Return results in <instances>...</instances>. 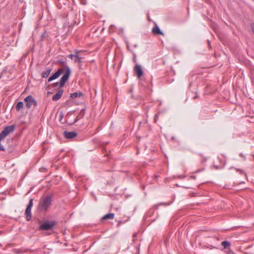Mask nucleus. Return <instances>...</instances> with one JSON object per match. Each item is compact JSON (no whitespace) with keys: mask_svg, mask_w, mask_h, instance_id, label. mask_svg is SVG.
I'll return each instance as SVG.
<instances>
[{"mask_svg":"<svg viewBox=\"0 0 254 254\" xmlns=\"http://www.w3.org/2000/svg\"><path fill=\"white\" fill-rule=\"evenodd\" d=\"M157 117V115H155V118H156Z\"/></svg>","mask_w":254,"mask_h":254,"instance_id":"obj_33","label":"nucleus"},{"mask_svg":"<svg viewBox=\"0 0 254 254\" xmlns=\"http://www.w3.org/2000/svg\"><path fill=\"white\" fill-rule=\"evenodd\" d=\"M83 96V93L81 92H75L73 93L70 94V97L72 99H75L77 97H81Z\"/></svg>","mask_w":254,"mask_h":254,"instance_id":"obj_13","label":"nucleus"},{"mask_svg":"<svg viewBox=\"0 0 254 254\" xmlns=\"http://www.w3.org/2000/svg\"><path fill=\"white\" fill-rule=\"evenodd\" d=\"M252 30L253 33L254 34V24L252 26Z\"/></svg>","mask_w":254,"mask_h":254,"instance_id":"obj_23","label":"nucleus"},{"mask_svg":"<svg viewBox=\"0 0 254 254\" xmlns=\"http://www.w3.org/2000/svg\"><path fill=\"white\" fill-rule=\"evenodd\" d=\"M190 178L191 179H195L196 178V176H193V175H191V176H190Z\"/></svg>","mask_w":254,"mask_h":254,"instance_id":"obj_22","label":"nucleus"},{"mask_svg":"<svg viewBox=\"0 0 254 254\" xmlns=\"http://www.w3.org/2000/svg\"><path fill=\"white\" fill-rule=\"evenodd\" d=\"M137 236V233H135L133 235V241H134V239Z\"/></svg>","mask_w":254,"mask_h":254,"instance_id":"obj_28","label":"nucleus"},{"mask_svg":"<svg viewBox=\"0 0 254 254\" xmlns=\"http://www.w3.org/2000/svg\"><path fill=\"white\" fill-rule=\"evenodd\" d=\"M221 245L223 247L224 249H227L230 247L231 243L227 241H224L221 243Z\"/></svg>","mask_w":254,"mask_h":254,"instance_id":"obj_15","label":"nucleus"},{"mask_svg":"<svg viewBox=\"0 0 254 254\" xmlns=\"http://www.w3.org/2000/svg\"><path fill=\"white\" fill-rule=\"evenodd\" d=\"M85 112V108L82 109L81 110V111H80V113H81V114L82 113H83L82 115V117L84 116Z\"/></svg>","mask_w":254,"mask_h":254,"instance_id":"obj_18","label":"nucleus"},{"mask_svg":"<svg viewBox=\"0 0 254 254\" xmlns=\"http://www.w3.org/2000/svg\"><path fill=\"white\" fill-rule=\"evenodd\" d=\"M64 93L63 89L60 90L56 94H54L52 97V100L54 101L59 100L62 96Z\"/></svg>","mask_w":254,"mask_h":254,"instance_id":"obj_9","label":"nucleus"},{"mask_svg":"<svg viewBox=\"0 0 254 254\" xmlns=\"http://www.w3.org/2000/svg\"><path fill=\"white\" fill-rule=\"evenodd\" d=\"M24 107V103L22 101H19L17 103L16 106V111H20V110L23 108Z\"/></svg>","mask_w":254,"mask_h":254,"instance_id":"obj_16","label":"nucleus"},{"mask_svg":"<svg viewBox=\"0 0 254 254\" xmlns=\"http://www.w3.org/2000/svg\"><path fill=\"white\" fill-rule=\"evenodd\" d=\"M58 63L61 64L63 65H66V62L63 61V60H59L58 61Z\"/></svg>","mask_w":254,"mask_h":254,"instance_id":"obj_17","label":"nucleus"},{"mask_svg":"<svg viewBox=\"0 0 254 254\" xmlns=\"http://www.w3.org/2000/svg\"><path fill=\"white\" fill-rule=\"evenodd\" d=\"M199 171H199V170H197V171L195 172V173L198 172H199Z\"/></svg>","mask_w":254,"mask_h":254,"instance_id":"obj_32","label":"nucleus"},{"mask_svg":"<svg viewBox=\"0 0 254 254\" xmlns=\"http://www.w3.org/2000/svg\"><path fill=\"white\" fill-rule=\"evenodd\" d=\"M169 204H166L165 203H160V204H158V205H157V206H159V205H169Z\"/></svg>","mask_w":254,"mask_h":254,"instance_id":"obj_24","label":"nucleus"},{"mask_svg":"<svg viewBox=\"0 0 254 254\" xmlns=\"http://www.w3.org/2000/svg\"><path fill=\"white\" fill-rule=\"evenodd\" d=\"M64 71V70L63 69H59L55 73L49 77L48 79V82H51L53 80L57 79Z\"/></svg>","mask_w":254,"mask_h":254,"instance_id":"obj_6","label":"nucleus"},{"mask_svg":"<svg viewBox=\"0 0 254 254\" xmlns=\"http://www.w3.org/2000/svg\"><path fill=\"white\" fill-rule=\"evenodd\" d=\"M52 70V68L50 67L47 68L45 71L42 72V77L44 78H47L49 76Z\"/></svg>","mask_w":254,"mask_h":254,"instance_id":"obj_12","label":"nucleus"},{"mask_svg":"<svg viewBox=\"0 0 254 254\" xmlns=\"http://www.w3.org/2000/svg\"><path fill=\"white\" fill-rule=\"evenodd\" d=\"M24 101L26 102V107L28 109H30L32 106L34 107L37 106V102L32 95L27 96Z\"/></svg>","mask_w":254,"mask_h":254,"instance_id":"obj_3","label":"nucleus"},{"mask_svg":"<svg viewBox=\"0 0 254 254\" xmlns=\"http://www.w3.org/2000/svg\"><path fill=\"white\" fill-rule=\"evenodd\" d=\"M74 56V54H70L68 56V57L69 58L71 59V60H73Z\"/></svg>","mask_w":254,"mask_h":254,"instance_id":"obj_20","label":"nucleus"},{"mask_svg":"<svg viewBox=\"0 0 254 254\" xmlns=\"http://www.w3.org/2000/svg\"><path fill=\"white\" fill-rule=\"evenodd\" d=\"M65 73L62 76L59 82L55 83V86H59L62 87L64 86L65 82L68 80L70 74L71 73V70L69 67L66 65Z\"/></svg>","mask_w":254,"mask_h":254,"instance_id":"obj_2","label":"nucleus"},{"mask_svg":"<svg viewBox=\"0 0 254 254\" xmlns=\"http://www.w3.org/2000/svg\"><path fill=\"white\" fill-rule=\"evenodd\" d=\"M63 114L62 113H61L60 114V119L61 120L63 117Z\"/></svg>","mask_w":254,"mask_h":254,"instance_id":"obj_27","label":"nucleus"},{"mask_svg":"<svg viewBox=\"0 0 254 254\" xmlns=\"http://www.w3.org/2000/svg\"><path fill=\"white\" fill-rule=\"evenodd\" d=\"M137 47V44H135V45H134V47H135H135Z\"/></svg>","mask_w":254,"mask_h":254,"instance_id":"obj_31","label":"nucleus"},{"mask_svg":"<svg viewBox=\"0 0 254 254\" xmlns=\"http://www.w3.org/2000/svg\"><path fill=\"white\" fill-rule=\"evenodd\" d=\"M56 223L53 221H46L44 222L40 226V230H52L55 225Z\"/></svg>","mask_w":254,"mask_h":254,"instance_id":"obj_4","label":"nucleus"},{"mask_svg":"<svg viewBox=\"0 0 254 254\" xmlns=\"http://www.w3.org/2000/svg\"><path fill=\"white\" fill-rule=\"evenodd\" d=\"M53 194H48L44 197L38 205V209L41 211H46L52 204Z\"/></svg>","mask_w":254,"mask_h":254,"instance_id":"obj_1","label":"nucleus"},{"mask_svg":"<svg viewBox=\"0 0 254 254\" xmlns=\"http://www.w3.org/2000/svg\"><path fill=\"white\" fill-rule=\"evenodd\" d=\"M152 32L157 35H164V33L160 30L159 26L156 25L152 29Z\"/></svg>","mask_w":254,"mask_h":254,"instance_id":"obj_10","label":"nucleus"},{"mask_svg":"<svg viewBox=\"0 0 254 254\" xmlns=\"http://www.w3.org/2000/svg\"><path fill=\"white\" fill-rule=\"evenodd\" d=\"M233 254V252L231 250H229L228 252V254Z\"/></svg>","mask_w":254,"mask_h":254,"instance_id":"obj_26","label":"nucleus"},{"mask_svg":"<svg viewBox=\"0 0 254 254\" xmlns=\"http://www.w3.org/2000/svg\"><path fill=\"white\" fill-rule=\"evenodd\" d=\"M179 177L181 179H184L186 178V176H183V175H181V176H179Z\"/></svg>","mask_w":254,"mask_h":254,"instance_id":"obj_25","label":"nucleus"},{"mask_svg":"<svg viewBox=\"0 0 254 254\" xmlns=\"http://www.w3.org/2000/svg\"><path fill=\"white\" fill-rule=\"evenodd\" d=\"M77 121H78V119H77V117H76V118L75 119V120L74 121V123L76 122Z\"/></svg>","mask_w":254,"mask_h":254,"instance_id":"obj_29","label":"nucleus"},{"mask_svg":"<svg viewBox=\"0 0 254 254\" xmlns=\"http://www.w3.org/2000/svg\"><path fill=\"white\" fill-rule=\"evenodd\" d=\"M78 51L77 50H75L74 51V58L72 60H73V61L76 63L81 64V58L79 57L78 56Z\"/></svg>","mask_w":254,"mask_h":254,"instance_id":"obj_11","label":"nucleus"},{"mask_svg":"<svg viewBox=\"0 0 254 254\" xmlns=\"http://www.w3.org/2000/svg\"><path fill=\"white\" fill-rule=\"evenodd\" d=\"M127 49L128 50H129V46H128V44L127 45Z\"/></svg>","mask_w":254,"mask_h":254,"instance_id":"obj_30","label":"nucleus"},{"mask_svg":"<svg viewBox=\"0 0 254 254\" xmlns=\"http://www.w3.org/2000/svg\"><path fill=\"white\" fill-rule=\"evenodd\" d=\"M33 204V199L32 198H30L29 199V203L27 206V207L25 210V215L26 217V220L27 221H30L31 219V209Z\"/></svg>","mask_w":254,"mask_h":254,"instance_id":"obj_5","label":"nucleus"},{"mask_svg":"<svg viewBox=\"0 0 254 254\" xmlns=\"http://www.w3.org/2000/svg\"><path fill=\"white\" fill-rule=\"evenodd\" d=\"M114 217V214L112 213H110L106 214L104 216H103L102 218V220L105 219H113Z\"/></svg>","mask_w":254,"mask_h":254,"instance_id":"obj_14","label":"nucleus"},{"mask_svg":"<svg viewBox=\"0 0 254 254\" xmlns=\"http://www.w3.org/2000/svg\"><path fill=\"white\" fill-rule=\"evenodd\" d=\"M133 62L134 63H135L136 62V55L135 54H133Z\"/></svg>","mask_w":254,"mask_h":254,"instance_id":"obj_21","label":"nucleus"},{"mask_svg":"<svg viewBox=\"0 0 254 254\" xmlns=\"http://www.w3.org/2000/svg\"><path fill=\"white\" fill-rule=\"evenodd\" d=\"M134 70L138 78H140L143 74V71L140 65L136 64L134 67Z\"/></svg>","mask_w":254,"mask_h":254,"instance_id":"obj_8","label":"nucleus"},{"mask_svg":"<svg viewBox=\"0 0 254 254\" xmlns=\"http://www.w3.org/2000/svg\"><path fill=\"white\" fill-rule=\"evenodd\" d=\"M253 83L254 84V80L253 81Z\"/></svg>","mask_w":254,"mask_h":254,"instance_id":"obj_34","label":"nucleus"},{"mask_svg":"<svg viewBox=\"0 0 254 254\" xmlns=\"http://www.w3.org/2000/svg\"><path fill=\"white\" fill-rule=\"evenodd\" d=\"M64 137L66 139H72L76 137L77 135V133L74 131H64L63 133Z\"/></svg>","mask_w":254,"mask_h":254,"instance_id":"obj_7","label":"nucleus"},{"mask_svg":"<svg viewBox=\"0 0 254 254\" xmlns=\"http://www.w3.org/2000/svg\"><path fill=\"white\" fill-rule=\"evenodd\" d=\"M236 170L239 172L240 174H243V173H244V171L242 170V169H236Z\"/></svg>","mask_w":254,"mask_h":254,"instance_id":"obj_19","label":"nucleus"}]
</instances>
